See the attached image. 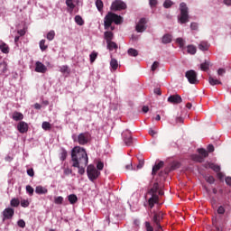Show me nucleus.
Returning <instances> with one entry per match:
<instances>
[{"label":"nucleus","instance_id":"f257e3e1","mask_svg":"<svg viewBox=\"0 0 231 231\" xmlns=\"http://www.w3.org/2000/svg\"><path fill=\"white\" fill-rule=\"evenodd\" d=\"M71 162L72 167L78 169L79 174L83 176L86 173V167H88L89 162L86 149L80 146L74 147L71 151Z\"/></svg>","mask_w":231,"mask_h":231},{"label":"nucleus","instance_id":"f03ea898","mask_svg":"<svg viewBox=\"0 0 231 231\" xmlns=\"http://www.w3.org/2000/svg\"><path fill=\"white\" fill-rule=\"evenodd\" d=\"M113 23H115V24H122V23H124V18L115 13L109 12L104 19L105 30H109Z\"/></svg>","mask_w":231,"mask_h":231},{"label":"nucleus","instance_id":"7ed1b4c3","mask_svg":"<svg viewBox=\"0 0 231 231\" xmlns=\"http://www.w3.org/2000/svg\"><path fill=\"white\" fill-rule=\"evenodd\" d=\"M180 15L178 17L179 23L180 24H185L189 23V7H187V4L184 2L180 5Z\"/></svg>","mask_w":231,"mask_h":231},{"label":"nucleus","instance_id":"20e7f679","mask_svg":"<svg viewBox=\"0 0 231 231\" xmlns=\"http://www.w3.org/2000/svg\"><path fill=\"white\" fill-rule=\"evenodd\" d=\"M87 174H88V180H90V181H95V180H97L98 178V176H100V171L98 170H97L95 165L89 164L87 167Z\"/></svg>","mask_w":231,"mask_h":231},{"label":"nucleus","instance_id":"39448f33","mask_svg":"<svg viewBox=\"0 0 231 231\" xmlns=\"http://www.w3.org/2000/svg\"><path fill=\"white\" fill-rule=\"evenodd\" d=\"M110 8L113 12H118L121 10H125L127 8V5L122 0H116L112 3Z\"/></svg>","mask_w":231,"mask_h":231},{"label":"nucleus","instance_id":"423d86ee","mask_svg":"<svg viewBox=\"0 0 231 231\" xmlns=\"http://www.w3.org/2000/svg\"><path fill=\"white\" fill-rule=\"evenodd\" d=\"M89 140H91V134L88 132H85L78 135L77 142L79 145H86Z\"/></svg>","mask_w":231,"mask_h":231},{"label":"nucleus","instance_id":"0eeeda50","mask_svg":"<svg viewBox=\"0 0 231 231\" xmlns=\"http://www.w3.org/2000/svg\"><path fill=\"white\" fill-rule=\"evenodd\" d=\"M185 77L189 82V84L199 83V81L198 80V74L193 69L186 71Z\"/></svg>","mask_w":231,"mask_h":231},{"label":"nucleus","instance_id":"6e6552de","mask_svg":"<svg viewBox=\"0 0 231 231\" xmlns=\"http://www.w3.org/2000/svg\"><path fill=\"white\" fill-rule=\"evenodd\" d=\"M122 136H123L125 144L127 145V147H131V145H133V135L131 134V131L129 130L124 131L122 134Z\"/></svg>","mask_w":231,"mask_h":231},{"label":"nucleus","instance_id":"1a4fd4ad","mask_svg":"<svg viewBox=\"0 0 231 231\" xmlns=\"http://www.w3.org/2000/svg\"><path fill=\"white\" fill-rule=\"evenodd\" d=\"M152 221L155 224L156 228H159V230H162V221H163V213H154Z\"/></svg>","mask_w":231,"mask_h":231},{"label":"nucleus","instance_id":"9d476101","mask_svg":"<svg viewBox=\"0 0 231 231\" xmlns=\"http://www.w3.org/2000/svg\"><path fill=\"white\" fill-rule=\"evenodd\" d=\"M146 24L147 20L145 18H141L135 26V31L138 33H143V32H145V30H147V26H145Z\"/></svg>","mask_w":231,"mask_h":231},{"label":"nucleus","instance_id":"9b49d317","mask_svg":"<svg viewBox=\"0 0 231 231\" xmlns=\"http://www.w3.org/2000/svg\"><path fill=\"white\" fill-rule=\"evenodd\" d=\"M3 221H6V219H12L14 215L15 214V210L12 208H7L3 211Z\"/></svg>","mask_w":231,"mask_h":231},{"label":"nucleus","instance_id":"f8f14e48","mask_svg":"<svg viewBox=\"0 0 231 231\" xmlns=\"http://www.w3.org/2000/svg\"><path fill=\"white\" fill-rule=\"evenodd\" d=\"M168 102H170V104H181V102H183V99L181 98V96L176 94L170 96L168 97Z\"/></svg>","mask_w":231,"mask_h":231},{"label":"nucleus","instance_id":"ddd939ff","mask_svg":"<svg viewBox=\"0 0 231 231\" xmlns=\"http://www.w3.org/2000/svg\"><path fill=\"white\" fill-rule=\"evenodd\" d=\"M35 71L36 73H46V71H48V68L46 67V65L42 64V62L36 61Z\"/></svg>","mask_w":231,"mask_h":231},{"label":"nucleus","instance_id":"4468645a","mask_svg":"<svg viewBox=\"0 0 231 231\" xmlns=\"http://www.w3.org/2000/svg\"><path fill=\"white\" fill-rule=\"evenodd\" d=\"M17 129L19 133L24 134V133H28V124L24 121H21L17 125Z\"/></svg>","mask_w":231,"mask_h":231},{"label":"nucleus","instance_id":"2eb2a0df","mask_svg":"<svg viewBox=\"0 0 231 231\" xmlns=\"http://www.w3.org/2000/svg\"><path fill=\"white\" fill-rule=\"evenodd\" d=\"M158 201H160L158 195H152V197L148 199L150 208H153L154 205L158 204Z\"/></svg>","mask_w":231,"mask_h":231},{"label":"nucleus","instance_id":"dca6fc26","mask_svg":"<svg viewBox=\"0 0 231 231\" xmlns=\"http://www.w3.org/2000/svg\"><path fill=\"white\" fill-rule=\"evenodd\" d=\"M160 190V185L155 182L153 183L152 189L148 191L151 196H158V191Z\"/></svg>","mask_w":231,"mask_h":231},{"label":"nucleus","instance_id":"f3484780","mask_svg":"<svg viewBox=\"0 0 231 231\" xmlns=\"http://www.w3.org/2000/svg\"><path fill=\"white\" fill-rule=\"evenodd\" d=\"M163 165H164L163 161H160L159 163L155 164L152 167V176H155L156 172H158V171H160V169H162V167H163Z\"/></svg>","mask_w":231,"mask_h":231},{"label":"nucleus","instance_id":"a211bd4d","mask_svg":"<svg viewBox=\"0 0 231 231\" xmlns=\"http://www.w3.org/2000/svg\"><path fill=\"white\" fill-rule=\"evenodd\" d=\"M12 118L15 122H19L20 120H23V118H24V116L21 112L15 111L13 113Z\"/></svg>","mask_w":231,"mask_h":231},{"label":"nucleus","instance_id":"6ab92c4d","mask_svg":"<svg viewBox=\"0 0 231 231\" xmlns=\"http://www.w3.org/2000/svg\"><path fill=\"white\" fill-rule=\"evenodd\" d=\"M162 44H171L172 42V35L171 34H164L162 39Z\"/></svg>","mask_w":231,"mask_h":231},{"label":"nucleus","instance_id":"aec40b11","mask_svg":"<svg viewBox=\"0 0 231 231\" xmlns=\"http://www.w3.org/2000/svg\"><path fill=\"white\" fill-rule=\"evenodd\" d=\"M35 193L40 195L48 194V189L42 186H37L35 188Z\"/></svg>","mask_w":231,"mask_h":231},{"label":"nucleus","instance_id":"412c9836","mask_svg":"<svg viewBox=\"0 0 231 231\" xmlns=\"http://www.w3.org/2000/svg\"><path fill=\"white\" fill-rule=\"evenodd\" d=\"M110 68L113 69V71H116V69H118V60H116V59H111Z\"/></svg>","mask_w":231,"mask_h":231},{"label":"nucleus","instance_id":"4be33fe9","mask_svg":"<svg viewBox=\"0 0 231 231\" xmlns=\"http://www.w3.org/2000/svg\"><path fill=\"white\" fill-rule=\"evenodd\" d=\"M104 35H105V39L106 41V43L113 42L114 34H113L112 32L106 31V32H105Z\"/></svg>","mask_w":231,"mask_h":231},{"label":"nucleus","instance_id":"5701e85b","mask_svg":"<svg viewBox=\"0 0 231 231\" xmlns=\"http://www.w3.org/2000/svg\"><path fill=\"white\" fill-rule=\"evenodd\" d=\"M68 200L69 201L70 205H75L79 201V198H77V195L70 194L68 196Z\"/></svg>","mask_w":231,"mask_h":231},{"label":"nucleus","instance_id":"b1692460","mask_svg":"<svg viewBox=\"0 0 231 231\" xmlns=\"http://www.w3.org/2000/svg\"><path fill=\"white\" fill-rule=\"evenodd\" d=\"M107 44V50L110 51H113V50H118V45L115 42H108Z\"/></svg>","mask_w":231,"mask_h":231},{"label":"nucleus","instance_id":"393cba45","mask_svg":"<svg viewBox=\"0 0 231 231\" xmlns=\"http://www.w3.org/2000/svg\"><path fill=\"white\" fill-rule=\"evenodd\" d=\"M0 50H1L2 53H9L10 52V47H8V45L5 42H2L0 44Z\"/></svg>","mask_w":231,"mask_h":231},{"label":"nucleus","instance_id":"a878e982","mask_svg":"<svg viewBox=\"0 0 231 231\" xmlns=\"http://www.w3.org/2000/svg\"><path fill=\"white\" fill-rule=\"evenodd\" d=\"M209 48V45H208V42H201L199 44V49L201 50V51H207Z\"/></svg>","mask_w":231,"mask_h":231},{"label":"nucleus","instance_id":"bb28decb","mask_svg":"<svg viewBox=\"0 0 231 231\" xmlns=\"http://www.w3.org/2000/svg\"><path fill=\"white\" fill-rule=\"evenodd\" d=\"M0 71H2V73H6V71H8V63H6V61H2L0 63Z\"/></svg>","mask_w":231,"mask_h":231},{"label":"nucleus","instance_id":"cd10ccee","mask_svg":"<svg viewBox=\"0 0 231 231\" xmlns=\"http://www.w3.org/2000/svg\"><path fill=\"white\" fill-rule=\"evenodd\" d=\"M191 158L193 162H198L199 163H203V162H205V159L202 156L198 154L192 155Z\"/></svg>","mask_w":231,"mask_h":231},{"label":"nucleus","instance_id":"c85d7f7f","mask_svg":"<svg viewBox=\"0 0 231 231\" xmlns=\"http://www.w3.org/2000/svg\"><path fill=\"white\" fill-rule=\"evenodd\" d=\"M66 158H68V151H66V149L64 148H61V152L60 153V159L61 160V162H64Z\"/></svg>","mask_w":231,"mask_h":231},{"label":"nucleus","instance_id":"c756f323","mask_svg":"<svg viewBox=\"0 0 231 231\" xmlns=\"http://www.w3.org/2000/svg\"><path fill=\"white\" fill-rule=\"evenodd\" d=\"M198 152L204 160L208 156V152L203 148L198 149Z\"/></svg>","mask_w":231,"mask_h":231},{"label":"nucleus","instance_id":"7c9ffc66","mask_svg":"<svg viewBox=\"0 0 231 231\" xmlns=\"http://www.w3.org/2000/svg\"><path fill=\"white\" fill-rule=\"evenodd\" d=\"M209 169H212L215 172H219L221 171V167L216 163H209Z\"/></svg>","mask_w":231,"mask_h":231},{"label":"nucleus","instance_id":"2f4dec72","mask_svg":"<svg viewBox=\"0 0 231 231\" xmlns=\"http://www.w3.org/2000/svg\"><path fill=\"white\" fill-rule=\"evenodd\" d=\"M187 48H188V53H189V55H196V51H197L196 46L188 45Z\"/></svg>","mask_w":231,"mask_h":231},{"label":"nucleus","instance_id":"473e14b6","mask_svg":"<svg viewBox=\"0 0 231 231\" xmlns=\"http://www.w3.org/2000/svg\"><path fill=\"white\" fill-rule=\"evenodd\" d=\"M127 53L130 57H138V51H136V49L130 48L128 49Z\"/></svg>","mask_w":231,"mask_h":231},{"label":"nucleus","instance_id":"72a5a7b5","mask_svg":"<svg viewBox=\"0 0 231 231\" xmlns=\"http://www.w3.org/2000/svg\"><path fill=\"white\" fill-rule=\"evenodd\" d=\"M210 68V63L208 61H205L204 63L200 64V69L201 71H208V69Z\"/></svg>","mask_w":231,"mask_h":231},{"label":"nucleus","instance_id":"f704fd0d","mask_svg":"<svg viewBox=\"0 0 231 231\" xmlns=\"http://www.w3.org/2000/svg\"><path fill=\"white\" fill-rule=\"evenodd\" d=\"M208 82L211 86H217V84H222L221 81H219V79H216L212 77H209Z\"/></svg>","mask_w":231,"mask_h":231},{"label":"nucleus","instance_id":"c9c22d12","mask_svg":"<svg viewBox=\"0 0 231 231\" xmlns=\"http://www.w3.org/2000/svg\"><path fill=\"white\" fill-rule=\"evenodd\" d=\"M96 6H97L98 12H102V10H104V2H102V0H97Z\"/></svg>","mask_w":231,"mask_h":231},{"label":"nucleus","instance_id":"e433bc0d","mask_svg":"<svg viewBox=\"0 0 231 231\" xmlns=\"http://www.w3.org/2000/svg\"><path fill=\"white\" fill-rule=\"evenodd\" d=\"M74 19H75V23H77L79 24V26L84 25V20L82 19V16L76 15Z\"/></svg>","mask_w":231,"mask_h":231},{"label":"nucleus","instance_id":"4c0bfd02","mask_svg":"<svg viewBox=\"0 0 231 231\" xmlns=\"http://www.w3.org/2000/svg\"><path fill=\"white\" fill-rule=\"evenodd\" d=\"M66 5L71 12H73V10H75L76 5H75V4H73V0H66Z\"/></svg>","mask_w":231,"mask_h":231},{"label":"nucleus","instance_id":"58836bf2","mask_svg":"<svg viewBox=\"0 0 231 231\" xmlns=\"http://www.w3.org/2000/svg\"><path fill=\"white\" fill-rule=\"evenodd\" d=\"M40 49L42 50V51H46V50H48V45H46V40H42L40 42Z\"/></svg>","mask_w":231,"mask_h":231},{"label":"nucleus","instance_id":"ea45409f","mask_svg":"<svg viewBox=\"0 0 231 231\" xmlns=\"http://www.w3.org/2000/svg\"><path fill=\"white\" fill-rule=\"evenodd\" d=\"M42 127L44 131H50L51 129V124L49 122H43Z\"/></svg>","mask_w":231,"mask_h":231},{"label":"nucleus","instance_id":"a19ab883","mask_svg":"<svg viewBox=\"0 0 231 231\" xmlns=\"http://www.w3.org/2000/svg\"><path fill=\"white\" fill-rule=\"evenodd\" d=\"M20 203H21V201H19L18 199H13L10 201L11 207H14V208L19 207Z\"/></svg>","mask_w":231,"mask_h":231},{"label":"nucleus","instance_id":"79ce46f5","mask_svg":"<svg viewBox=\"0 0 231 231\" xmlns=\"http://www.w3.org/2000/svg\"><path fill=\"white\" fill-rule=\"evenodd\" d=\"M176 42L179 44L180 48H185V40H183V38H177Z\"/></svg>","mask_w":231,"mask_h":231},{"label":"nucleus","instance_id":"37998d69","mask_svg":"<svg viewBox=\"0 0 231 231\" xmlns=\"http://www.w3.org/2000/svg\"><path fill=\"white\" fill-rule=\"evenodd\" d=\"M181 164L179 162H174L171 163V171H176V169H180Z\"/></svg>","mask_w":231,"mask_h":231},{"label":"nucleus","instance_id":"c03bdc74","mask_svg":"<svg viewBox=\"0 0 231 231\" xmlns=\"http://www.w3.org/2000/svg\"><path fill=\"white\" fill-rule=\"evenodd\" d=\"M47 39L48 41H53V39H55V31H50L47 33Z\"/></svg>","mask_w":231,"mask_h":231},{"label":"nucleus","instance_id":"a18cd8bd","mask_svg":"<svg viewBox=\"0 0 231 231\" xmlns=\"http://www.w3.org/2000/svg\"><path fill=\"white\" fill-rule=\"evenodd\" d=\"M172 5H174V2H172L171 0H165L163 3V7L171 8V6H172Z\"/></svg>","mask_w":231,"mask_h":231},{"label":"nucleus","instance_id":"49530a36","mask_svg":"<svg viewBox=\"0 0 231 231\" xmlns=\"http://www.w3.org/2000/svg\"><path fill=\"white\" fill-rule=\"evenodd\" d=\"M26 192H27V194H29V196H33V192H35V190L33 189V188L32 186L27 185Z\"/></svg>","mask_w":231,"mask_h":231},{"label":"nucleus","instance_id":"de8ad7c7","mask_svg":"<svg viewBox=\"0 0 231 231\" xmlns=\"http://www.w3.org/2000/svg\"><path fill=\"white\" fill-rule=\"evenodd\" d=\"M64 201V198H62V197H56L55 199H54V203L56 204V205H62V202Z\"/></svg>","mask_w":231,"mask_h":231},{"label":"nucleus","instance_id":"09e8293b","mask_svg":"<svg viewBox=\"0 0 231 231\" xmlns=\"http://www.w3.org/2000/svg\"><path fill=\"white\" fill-rule=\"evenodd\" d=\"M90 62L93 63L95 60H97V57H98V53L96 51H93L90 55Z\"/></svg>","mask_w":231,"mask_h":231},{"label":"nucleus","instance_id":"8fccbe9b","mask_svg":"<svg viewBox=\"0 0 231 231\" xmlns=\"http://www.w3.org/2000/svg\"><path fill=\"white\" fill-rule=\"evenodd\" d=\"M60 73H69V68L67 65H63L60 69Z\"/></svg>","mask_w":231,"mask_h":231},{"label":"nucleus","instance_id":"3c124183","mask_svg":"<svg viewBox=\"0 0 231 231\" xmlns=\"http://www.w3.org/2000/svg\"><path fill=\"white\" fill-rule=\"evenodd\" d=\"M21 207H23V208L30 207V201L26 199L21 200Z\"/></svg>","mask_w":231,"mask_h":231},{"label":"nucleus","instance_id":"603ef678","mask_svg":"<svg viewBox=\"0 0 231 231\" xmlns=\"http://www.w3.org/2000/svg\"><path fill=\"white\" fill-rule=\"evenodd\" d=\"M143 165H145V161L143 160H139V162L136 166V170H140V169H143Z\"/></svg>","mask_w":231,"mask_h":231},{"label":"nucleus","instance_id":"864d4df0","mask_svg":"<svg viewBox=\"0 0 231 231\" xmlns=\"http://www.w3.org/2000/svg\"><path fill=\"white\" fill-rule=\"evenodd\" d=\"M206 181L212 185L214 183V181H216V179H214V176H208V177H206Z\"/></svg>","mask_w":231,"mask_h":231},{"label":"nucleus","instance_id":"5fc2aeb1","mask_svg":"<svg viewBox=\"0 0 231 231\" xmlns=\"http://www.w3.org/2000/svg\"><path fill=\"white\" fill-rule=\"evenodd\" d=\"M18 226H20V228H24L26 226V222H24V220L20 219L17 222Z\"/></svg>","mask_w":231,"mask_h":231},{"label":"nucleus","instance_id":"6e6d98bb","mask_svg":"<svg viewBox=\"0 0 231 231\" xmlns=\"http://www.w3.org/2000/svg\"><path fill=\"white\" fill-rule=\"evenodd\" d=\"M158 66H160V62L154 61L152 65V71H156V69H158Z\"/></svg>","mask_w":231,"mask_h":231},{"label":"nucleus","instance_id":"4d7b16f0","mask_svg":"<svg viewBox=\"0 0 231 231\" xmlns=\"http://www.w3.org/2000/svg\"><path fill=\"white\" fill-rule=\"evenodd\" d=\"M27 174H28V176H30L31 178H33V176H35V171H33V169L31 168V169H28V170H27Z\"/></svg>","mask_w":231,"mask_h":231},{"label":"nucleus","instance_id":"13d9d810","mask_svg":"<svg viewBox=\"0 0 231 231\" xmlns=\"http://www.w3.org/2000/svg\"><path fill=\"white\" fill-rule=\"evenodd\" d=\"M145 226L147 231H154V228L151 226L150 222H145Z\"/></svg>","mask_w":231,"mask_h":231},{"label":"nucleus","instance_id":"bf43d9fd","mask_svg":"<svg viewBox=\"0 0 231 231\" xmlns=\"http://www.w3.org/2000/svg\"><path fill=\"white\" fill-rule=\"evenodd\" d=\"M217 214L223 215L225 214V208L223 206L218 207L217 209Z\"/></svg>","mask_w":231,"mask_h":231},{"label":"nucleus","instance_id":"052dcab7","mask_svg":"<svg viewBox=\"0 0 231 231\" xmlns=\"http://www.w3.org/2000/svg\"><path fill=\"white\" fill-rule=\"evenodd\" d=\"M226 73V70L225 69H218L217 70V75H219V77H223V75H225Z\"/></svg>","mask_w":231,"mask_h":231},{"label":"nucleus","instance_id":"680f3d73","mask_svg":"<svg viewBox=\"0 0 231 231\" xmlns=\"http://www.w3.org/2000/svg\"><path fill=\"white\" fill-rule=\"evenodd\" d=\"M97 171H102L104 169V162H98L97 164Z\"/></svg>","mask_w":231,"mask_h":231},{"label":"nucleus","instance_id":"e2e57ef3","mask_svg":"<svg viewBox=\"0 0 231 231\" xmlns=\"http://www.w3.org/2000/svg\"><path fill=\"white\" fill-rule=\"evenodd\" d=\"M63 172L66 176H69V174H71L73 171L69 168H65Z\"/></svg>","mask_w":231,"mask_h":231},{"label":"nucleus","instance_id":"0e129e2a","mask_svg":"<svg viewBox=\"0 0 231 231\" xmlns=\"http://www.w3.org/2000/svg\"><path fill=\"white\" fill-rule=\"evenodd\" d=\"M126 171H136V168L133 167V163L127 164L125 166Z\"/></svg>","mask_w":231,"mask_h":231},{"label":"nucleus","instance_id":"69168bd1","mask_svg":"<svg viewBox=\"0 0 231 231\" xmlns=\"http://www.w3.org/2000/svg\"><path fill=\"white\" fill-rule=\"evenodd\" d=\"M190 28H191V30H198V23H191Z\"/></svg>","mask_w":231,"mask_h":231},{"label":"nucleus","instance_id":"338daca9","mask_svg":"<svg viewBox=\"0 0 231 231\" xmlns=\"http://www.w3.org/2000/svg\"><path fill=\"white\" fill-rule=\"evenodd\" d=\"M208 152H214V145L208 144Z\"/></svg>","mask_w":231,"mask_h":231},{"label":"nucleus","instance_id":"774afa93","mask_svg":"<svg viewBox=\"0 0 231 231\" xmlns=\"http://www.w3.org/2000/svg\"><path fill=\"white\" fill-rule=\"evenodd\" d=\"M226 185L231 186V177H226Z\"/></svg>","mask_w":231,"mask_h":231}]
</instances>
